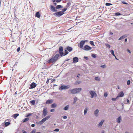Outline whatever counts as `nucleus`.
I'll use <instances>...</instances> for the list:
<instances>
[{"label":"nucleus","instance_id":"obj_1","mask_svg":"<svg viewBox=\"0 0 133 133\" xmlns=\"http://www.w3.org/2000/svg\"><path fill=\"white\" fill-rule=\"evenodd\" d=\"M51 11L53 12H57V9H58L61 8H63L62 5H58L56 6V7L55 8L54 6L51 5L50 6Z\"/></svg>","mask_w":133,"mask_h":133},{"label":"nucleus","instance_id":"obj_2","mask_svg":"<svg viewBox=\"0 0 133 133\" xmlns=\"http://www.w3.org/2000/svg\"><path fill=\"white\" fill-rule=\"evenodd\" d=\"M59 56V54H56L55 56L53 57L52 58L50 59V62H55L57 59L58 58Z\"/></svg>","mask_w":133,"mask_h":133},{"label":"nucleus","instance_id":"obj_3","mask_svg":"<svg viewBox=\"0 0 133 133\" xmlns=\"http://www.w3.org/2000/svg\"><path fill=\"white\" fill-rule=\"evenodd\" d=\"M72 50V48L69 46H67L66 48H65L64 50L65 51L64 55H66L68 54V51L69 52H71Z\"/></svg>","mask_w":133,"mask_h":133},{"label":"nucleus","instance_id":"obj_4","mask_svg":"<svg viewBox=\"0 0 133 133\" xmlns=\"http://www.w3.org/2000/svg\"><path fill=\"white\" fill-rule=\"evenodd\" d=\"M56 12L53 14V15L56 17H60L63 15L64 13L62 11H59Z\"/></svg>","mask_w":133,"mask_h":133},{"label":"nucleus","instance_id":"obj_5","mask_svg":"<svg viewBox=\"0 0 133 133\" xmlns=\"http://www.w3.org/2000/svg\"><path fill=\"white\" fill-rule=\"evenodd\" d=\"M70 87L69 85H62L59 88V89L60 90H63L68 89L70 88Z\"/></svg>","mask_w":133,"mask_h":133},{"label":"nucleus","instance_id":"obj_6","mask_svg":"<svg viewBox=\"0 0 133 133\" xmlns=\"http://www.w3.org/2000/svg\"><path fill=\"white\" fill-rule=\"evenodd\" d=\"M63 47L62 46L60 47L59 48V53L60 54L61 56L62 57L65 55H64V53L63 52Z\"/></svg>","mask_w":133,"mask_h":133},{"label":"nucleus","instance_id":"obj_7","mask_svg":"<svg viewBox=\"0 0 133 133\" xmlns=\"http://www.w3.org/2000/svg\"><path fill=\"white\" fill-rule=\"evenodd\" d=\"M48 113L47 109L46 108H45L43 110V114L42 115V117H44L46 116Z\"/></svg>","mask_w":133,"mask_h":133},{"label":"nucleus","instance_id":"obj_8","mask_svg":"<svg viewBox=\"0 0 133 133\" xmlns=\"http://www.w3.org/2000/svg\"><path fill=\"white\" fill-rule=\"evenodd\" d=\"M89 92L91 96V97L92 98H93L94 96H95V97H96V94L94 91L91 90Z\"/></svg>","mask_w":133,"mask_h":133},{"label":"nucleus","instance_id":"obj_9","mask_svg":"<svg viewBox=\"0 0 133 133\" xmlns=\"http://www.w3.org/2000/svg\"><path fill=\"white\" fill-rule=\"evenodd\" d=\"M49 118V116H48L46 117L45 118H44L43 119L40 121L39 122V123L41 124H42L44 123L45 121L48 119Z\"/></svg>","mask_w":133,"mask_h":133},{"label":"nucleus","instance_id":"obj_10","mask_svg":"<svg viewBox=\"0 0 133 133\" xmlns=\"http://www.w3.org/2000/svg\"><path fill=\"white\" fill-rule=\"evenodd\" d=\"M76 90L75 89H73L72 90H69L68 91V93L70 94V93L72 94H76Z\"/></svg>","mask_w":133,"mask_h":133},{"label":"nucleus","instance_id":"obj_11","mask_svg":"<svg viewBox=\"0 0 133 133\" xmlns=\"http://www.w3.org/2000/svg\"><path fill=\"white\" fill-rule=\"evenodd\" d=\"M83 49L85 50L88 51L91 50V48L88 45H86L84 46Z\"/></svg>","mask_w":133,"mask_h":133},{"label":"nucleus","instance_id":"obj_12","mask_svg":"<svg viewBox=\"0 0 133 133\" xmlns=\"http://www.w3.org/2000/svg\"><path fill=\"white\" fill-rule=\"evenodd\" d=\"M85 43L83 41H81L80 43L78 45V46L81 48H82L83 45Z\"/></svg>","mask_w":133,"mask_h":133},{"label":"nucleus","instance_id":"obj_13","mask_svg":"<svg viewBox=\"0 0 133 133\" xmlns=\"http://www.w3.org/2000/svg\"><path fill=\"white\" fill-rule=\"evenodd\" d=\"M10 119H9L5 120L4 122V125L5 127H7L10 124V122H7V121H10Z\"/></svg>","mask_w":133,"mask_h":133},{"label":"nucleus","instance_id":"obj_14","mask_svg":"<svg viewBox=\"0 0 133 133\" xmlns=\"http://www.w3.org/2000/svg\"><path fill=\"white\" fill-rule=\"evenodd\" d=\"M36 85L35 83L34 82L32 83L30 85L29 87L30 89H33L36 87Z\"/></svg>","mask_w":133,"mask_h":133},{"label":"nucleus","instance_id":"obj_15","mask_svg":"<svg viewBox=\"0 0 133 133\" xmlns=\"http://www.w3.org/2000/svg\"><path fill=\"white\" fill-rule=\"evenodd\" d=\"M104 122V120H102L98 124V127H101L102 125Z\"/></svg>","mask_w":133,"mask_h":133},{"label":"nucleus","instance_id":"obj_16","mask_svg":"<svg viewBox=\"0 0 133 133\" xmlns=\"http://www.w3.org/2000/svg\"><path fill=\"white\" fill-rule=\"evenodd\" d=\"M73 63H76L78 62V57H75L73 58Z\"/></svg>","mask_w":133,"mask_h":133},{"label":"nucleus","instance_id":"obj_17","mask_svg":"<svg viewBox=\"0 0 133 133\" xmlns=\"http://www.w3.org/2000/svg\"><path fill=\"white\" fill-rule=\"evenodd\" d=\"M124 95V94L123 93V91H121L119 93L118 96H117L118 98L119 97H122Z\"/></svg>","mask_w":133,"mask_h":133},{"label":"nucleus","instance_id":"obj_18","mask_svg":"<svg viewBox=\"0 0 133 133\" xmlns=\"http://www.w3.org/2000/svg\"><path fill=\"white\" fill-rule=\"evenodd\" d=\"M99 112V110L98 109H96L95 111L94 112V114L95 116L96 117H97L98 116V114Z\"/></svg>","mask_w":133,"mask_h":133},{"label":"nucleus","instance_id":"obj_19","mask_svg":"<svg viewBox=\"0 0 133 133\" xmlns=\"http://www.w3.org/2000/svg\"><path fill=\"white\" fill-rule=\"evenodd\" d=\"M75 89L76 90V94L79 93V92H80L82 90V88H75Z\"/></svg>","mask_w":133,"mask_h":133},{"label":"nucleus","instance_id":"obj_20","mask_svg":"<svg viewBox=\"0 0 133 133\" xmlns=\"http://www.w3.org/2000/svg\"><path fill=\"white\" fill-rule=\"evenodd\" d=\"M127 36L126 35H123V36H121L119 39L118 40H121L124 38H125V37H126Z\"/></svg>","mask_w":133,"mask_h":133},{"label":"nucleus","instance_id":"obj_21","mask_svg":"<svg viewBox=\"0 0 133 133\" xmlns=\"http://www.w3.org/2000/svg\"><path fill=\"white\" fill-rule=\"evenodd\" d=\"M29 119V117L26 118L22 120L23 123H24L28 121Z\"/></svg>","mask_w":133,"mask_h":133},{"label":"nucleus","instance_id":"obj_22","mask_svg":"<svg viewBox=\"0 0 133 133\" xmlns=\"http://www.w3.org/2000/svg\"><path fill=\"white\" fill-rule=\"evenodd\" d=\"M121 120V116H119L117 119V122L118 123H120Z\"/></svg>","mask_w":133,"mask_h":133},{"label":"nucleus","instance_id":"obj_23","mask_svg":"<svg viewBox=\"0 0 133 133\" xmlns=\"http://www.w3.org/2000/svg\"><path fill=\"white\" fill-rule=\"evenodd\" d=\"M88 110V108H87V107H86L85 108V109L84 110V115H85L87 114Z\"/></svg>","mask_w":133,"mask_h":133},{"label":"nucleus","instance_id":"obj_24","mask_svg":"<svg viewBox=\"0 0 133 133\" xmlns=\"http://www.w3.org/2000/svg\"><path fill=\"white\" fill-rule=\"evenodd\" d=\"M57 105L56 104L53 103L51 105V108H53L56 107H57Z\"/></svg>","mask_w":133,"mask_h":133},{"label":"nucleus","instance_id":"obj_25","mask_svg":"<svg viewBox=\"0 0 133 133\" xmlns=\"http://www.w3.org/2000/svg\"><path fill=\"white\" fill-rule=\"evenodd\" d=\"M36 16L38 18H39L40 17V15L39 12H37L36 14Z\"/></svg>","mask_w":133,"mask_h":133},{"label":"nucleus","instance_id":"obj_26","mask_svg":"<svg viewBox=\"0 0 133 133\" xmlns=\"http://www.w3.org/2000/svg\"><path fill=\"white\" fill-rule=\"evenodd\" d=\"M13 117L15 118L16 119L17 117L19 115L18 114H14L13 115Z\"/></svg>","mask_w":133,"mask_h":133},{"label":"nucleus","instance_id":"obj_27","mask_svg":"<svg viewBox=\"0 0 133 133\" xmlns=\"http://www.w3.org/2000/svg\"><path fill=\"white\" fill-rule=\"evenodd\" d=\"M69 105H66L64 108V109L65 110H68L69 109Z\"/></svg>","mask_w":133,"mask_h":133},{"label":"nucleus","instance_id":"obj_28","mask_svg":"<svg viewBox=\"0 0 133 133\" xmlns=\"http://www.w3.org/2000/svg\"><path fill=\"white\" fill-rule=\"evenodd\" d=\"M35 101L34 100L31 101H30V103L32 105H34L35 104Z\"/></svg>","mask_w":133,"mask_h":133},{"label":"nucleus","instance_id":"obj_29","mask_svg":"<svg viewBox=\"0 0 133 133\" xmlns=\"http://www.w3.org/2000/svg\"><path fill=\"white\" fill-rule=\"evenodd\" d=\"M71 5V3L70 2H68V3H67L66 6V8H68L69 7V6H70Z\"/></svg>","mask_w":133,"mask_h":133},{"label":"nucleus","instance_id":"obj_30","mask_svg":"<svg viewBox=\"0 0 133 133\" xmlns=\"http://www.w3.org/2000/svg\"><path fill=\"white\" fill-rule=\"evenodd\" d=\"M110 52L111 54L113 56H115V55L114 53V51L113 50H111Z\"/></svg>","mask_w":133,"mask_h":133},{"label":"nucleus","instance_id":"obj_31","mask_svg":"<svg viewBox=\"0 0 133 133\" xmlns=\"http://www.w3.org/2000/svg\"><path fill=\"white\" fill-rule=\"evenodd\" d=\"M95 79L98 81H100V79L98 77H95Z\"/></svg>","mask_w":133,"mask_h":133},{"label":"nucleus","instance_id":"obj_32","mask_svg":"<svg viewBox=\"0 0 133 133\" xmlns=\"http://www.w3.org/2000/svg\"><path fill=\"white\" fill-rule=\"evenodd\" d=\"M74 101L73 102V103L74 104H75L76 103V101L77 100V98L76 97H75L74 98Z\"/></svg>","mask_w":133,"mask_h":133},{"label":"nucleus","instance_id":"obj_33","mask_svg":"<svg viewBox=\"0 0 133 133\" xmlns=\"http://www.w3.org/2000/svg\"><path fill=\"white\" fill-rule=\"evenodd\" d=\"M112 5V4L110 3H105V5L107 6H109Z\"/></svg>","mask_w":133,"mask_h":133},{"label":"nucleus","instance_id":"obj_34","mask_svg":"<svg viewBox=\"0 0 133 133\" xmlns=\"http://www.w3.org/2000/svg\"><path fill=\"white\" fill-rule=\"evenodd\" d=\"M118 98L117 96L116 97V98H111V100L112 101H116L117 99H118Z\"/></svg>","mask_w":133,"mask_h":133},{"label":"nucleus","instance_id":"obj_35","mask_svg":"<svg viewBox=\"0 0 133 133\" xmlns=\"http://www.w3.org/2000/svg\"><path fill=\"white\" fill-rule=\"evenodd\" d=\"M115 15L116 16H119L121 15V14L119 12H117L115 13Z\"/></svg>","mask_w":133,"mask_h":133},{"label":"nucleus","instance_id":"obj_36","mask_svg":"<svg viewBox=\"0 0 133 133\" xmlns=\"http://www.w3.org/2000/svg\"><path fill=\"white\" fill-rule=\"evenodd\" d=\"M90 43L91 45L93 46H95V45L94 44V43L93 41H91L90 42Z\"/></svg>","mask_w":133,"mask_h":133},{"label":"nucleus","instance_id":"obj_37","mask_svg":"<svg viewBox=\"0 0 133 133\" xmlns=\"http://www.w3.org/2000/svg\"><path fill=\"white\" fill-rule=\"evenodd\" d=\"M91 56L93 58H96V56L95 54H92V55Z\"/></svg>","mask_w":133,"mask_h":133},{"label":"nucleus","instance_id":"obj_38","mask_svg":"<svg viewBox=\"0 0 133 133\" xmlns=\"http://www.w3.org/2000/svg\"><path fill=\"white\" fill-rule=\"evenodd\" d=\"M130 84V80H128L127 81V84L128 85H129Z\"/></svg>","mask_w":133,"mask_h":133},{"label":"nucleus","instance_id":"obj_39","mask_svg":"<svg viewBox=\"0 0 133 133\" xmlns=\"http://www.w3.org/2000/svg\"><path fill=\"white\" fill-rule=\"evenodd\" d=\"M100 67L102 68H104L106 67V65L105 64H104L102 65H101Z\"/></svg>","mask_w":133,"mask_h":133},{"label":"nucleus","instance_id":"obj_40","mask_svg":"<svg viewBox=\"0 0 133 133\" xmlns=\"http://www.w3.org/2000/svg\"><path fill=\"white\" fill-rule=\"evenodd\" d=\"M105 45L106 46H107V47H108L109 48H110V45L109 44H105Z\"/></svg>","mask_w":133,"mask_h":133},{"label":"nucleus","instance_id":"obj_41","mask_svg":"<svg viewBox=\"0 0 133 133\" xmlns=\"http://www.w3.org/2000/svg\"><path fill=\"white\" fill-rule=\"evenodd\" d=\"M36 131V129H34L32 130L30 133H35Z\"/></svg>","mask_w":133,"mask_h":133},{"label":"nucleus","instance_id":"obj_42","mask_svg":"<svg viewBox=\"0 0 133 133\" xmlns=\"http://www.w3.org/2000/svg\"><path fill=\"white\" fill-rule=\"evenodd\" d=\"M104 96L105 97H107L108 96V94H107V92L104 93Z\"/></svg>","mask_w":133,"mask_h":133},{"label":"nucleus","instance_id":"obj_43","mask_svg":"<svg viewBox=\"0 0 133 133\" xmlns=\"http://www.w3.org/2000/svg\"><path fill=\"white\" fill-rule=\"evenodd\" d=\"M32 115V114L30 113V114H29L28 115H26V117H28L31 116Z\"/></svg>","mask_w":133,"mask_h":133},{"label":"nucleus","instance_id":"obj_44","mask_svg":"<svg viewBox=\"0 0 133 133\" xmlns=\"http://www.w3.org/2000/svg\"><path fill=\"white\" fill-rule=\"evenodd\" d=\"M67 10V8H64V9H63L62 10V12H64L65 11H66Z\"/></svg>","mask_w":133,"mask_h":133},{"label":"nucleus","instance_id":"obj_45","mask_svg":"<svg viewBox=\"0 0 133 133\" xmlns=\"http://www.w3.org/2000/svg\"><path fill=\"white\" fill-rule=\"evenodd\" d=\"M59 131V129H55L54 130V131H55L56 132H58Z\"/></svg>","mask_w":133,"mask_h":133},{"label":"nucleus","instance_id":"obj_46","mask_svg":"<svg viewBox=\"0 0 133 133\" xmlns=\"http://www.w3.org/2000/svg\"><path fill=\"white\" fill-rule=\"evenodd\" d=\"M46 104H50V100H48L47 101H46Z\"/></svg>","mask_w":133,"mask_h":133},{"label":"nucleus","instance_id":"obj_47","mask_svg":"<svg viewBox=\"0 0 133 133\" xmlns=\"http://www.w3.org/2000/svg\"><path fill=\"white\" fill-rule=\"evenodd\" d=\"M20 48L19 47H18L17 49V52H19L20 51Z\"/></svg>","mask_w":133,"mask_h":133},{"label":"nucleus","instance_id":"obj_48","mask_svg":"<svg viewBox=\"0 0 133 133\" xmlns=\"http://www.w3.org/2000/svg\"><path fill=\"white\" fill-rule=\"evenodd\" d=\"M55 111V110L54 109H52L50 110V112H54Z\"/></svg>","mask_w":133,"mask_h":133},{"label":"nucleus","instance_id":"obj_49","mask_svg":"<svg viewBox=\"0 0 133 133\" xmlns=\"http://www.w3.org/2000/svg\"><path fill=\"white\" fill-rule=\"evenodd\" d=\"M56 2H61V0H55Z\"/></svg>","mask_w":133,"mask_h":133},{"label":"nucleus","instance_id":"obj_50","mask_svg":"<svg viewBox=\"0 0 133 133\" xmlns=\"http://www.w3.org/2000/svg\"><path fill=\"white\" fill-rule=\"evenodd\" d=\"M122 3L123 4H128L127 3H126V2H125L124 1H122Z\"/></svg>","mask_w":133,"mask_h":133},{"label":"nucleus","instance_id":"obj_51","mask_svg":"<svg viewBox=\"0 0 133 133\" xmlns=\"http://www.w3.org/2000/svg\"><path fill=\"white\" fill-rule=\"evenodd\" d=\"M84 58L87 60H88V58L87 57L84 56Z\"/></svg>","mask_w":133,"mask_h":133},{"label":"nucleus","instance_id":"obj_52","mask_svg":"<svg viewBox=\"0 0 133 133\" xmlns=\"http://www.w3.org/2000/svg\"><path fill=\"white\" fill-rule=\"evenodd\" d=\"M77 82L78 83V84H79L81 83V81H77Z\"/></svg>","mask_w":133,"mask_h":133},{"label":"nucleus","instance_id":"obj_53","mask_svg":"<svg viewBox=\"0 0 133 133\" xmlns=\"http://www.w3.org/2000/svg\"><path fill=\"white\" fill-rule=\"evenodd\" d=\"M63 118L64 119H66L67 118V117L66 116H64L63 117Z\"/></svg>","mask_w":133,"mask_h":133},{"label":"nucleus","instance_id":"obj_54","mask_svg":"<svg viewBox=\"0 0 133 133\" xmlns=\"http://www.w3.org/2000/svg\"><path fill=\"white\" fill-rule=\"evenodd\" d=\"M31 126L32 127H34L35 126V125L34 124H32Z\"/></svg>","mask_w":133,"mask_h":133},{"label":"nucleus","instance_id":"obj_55","mask_svg":"<svg viewBox=\"0 0 133 133\" xmlns=\"http://www.w3.org/2000/svg\"><path fill=\"white\" fill-rule=\"evenodd\" d=\"M127 51L130 53H131V52L130 50H129L128 49H127Z\"/></svg>","mask_w":133,"mask_h":133},{"label":"nucleus","instance_id":"obj_56","mask_svg":"<svg viewBox=\"0 0 133 133\" xmlns=\"http://www.w3.org/2000/svg\"><path fill=\"white\" fill-rule=\"evenodd\" d=\"M22 132L23 133H27V132L24 130H22Z\"/></svg>","mask_w":133,"mask_h":133},{"label":"nucleus","instance_id":"obj_57","mask_svg":"<svg viewBox=\"0 0 133 133\" xmlns=\"http://www.w3.org/2000/svg\"><path fill=\"white\" fill-rule=\"evenodd\" d=\"M56 2H54L53 3H54V4L55 5H57V3H56Z\"/></svg>","mask_w":133,"mask_h":133},{"label":"nucleus","instance_id":"obj_58","mask_svg":"<svg viewBox=\"0 0 133 133\" xmlns=\"http://www.w3.org/2000/svg\"><path fill=\"white\" fill-rule=\"evenodd\" d=\"M84 42V43H85V42H87L88 41L87 40H84V41H83Z\"/></svg>","mask_w":133,"mask_h":133},{"label":"nucleus","instance_id":"obj_59","mask_svg":"<svg viewBox=\"0 0 133 133\" xmlns=\"http://www.w3.org/2000/svg\"><path fill=\"white\" fill-rule=\"evenodd\" d=\"M49 79H48V80L46 81V83H49Z\"/></svg>","mask_w":133,"mask_h":133},{"label":"nucleus","instance_id":"obj_60","mask_svg":"<svg viewBox=\"0 0 133 133\" xmlns=\"http://www.w3.org/2000/svg\"><path fill=\"white\" fill-rule=\"evenodd\" d=\"M49 79H48V80L46 81V83H49Z\"/></svg>","mask_w":133,"mask_h":133},{"label":"nucleus","instance_id":"obj_61","mask_svg":"<svg viewBox=\"0 0 133 133\" xmlns=\"http://www.w3.org/2000/svg\"><path fill=\"white\" fill-rule=\"evenodd\" d=\"M125 42H127V38H126L125 39Z\"/></svg>","mask_w":133,"mask_h":133},{"label":"nucleus","instance_id":"obj_62","mask_svg":"<svg viewBox=\"0 0 133 133\" xmlns=\"http://www.w3.org/2000/svg\"><path fill=\"white\" fill-rule=\"evenodd\" d=\"M55 79H52L51 80V82H53L54 81H55Z\"/></svg>","mask_w":133,"mask_h":133},{"label":"nucleus","instance_id":"obj_63","mask_svg":"<svg viewBox=\"0 0 133 133\" xmlns=\"http://www.w3.org/2000/svg\"><path fill=\"white\" fill-rule=\"evenodd\" d=\"M110 35H112L113 34V33L112 32H110Z\"/></svg>","mask_w":133,"mask_h":133},{"label":"nucleus","instance_id":"obj_64","mask_svg":"<svg viewBox=\"0 0 133 133\" xmlns=\"http://www.w3.org/2000/svg\"><path fill=\"white\" fill-rule=\"evenodd\" d=\"M127 103H129V100L128 99H127Z\"/></svg>","mask_w":133,"mask_h":133}]
</instances>
